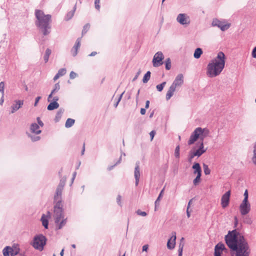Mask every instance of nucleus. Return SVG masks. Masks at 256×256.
Masks as SVG:
<instances>
[{
    "label": "nucleus",
    "mask_w": 256,
    "mask_h": 256,
    "mask_svg": "<svg viewBox=\"0 0 256 256\" xmlns=\"http://www.w3.org/2000/svg\"><path fill=\"white\" fill-rule=\"evenodd\" d=\"M225 240L230 250L231 256H249L248 243L244 236L236 230L229 231L225 236Z\"/></svg>",
    "instance_id": "f257e3e1"
},
{
    "label": "nucleus",
    "mask_w": 256,
    "mask_h": 256,
    "mask_svg": "<svg viewBox=\"0 0 256 256\" xmlns=\"http://www.w3.org/2000/svg\"><path fill=\"white\" fill-rule=\"evenodd\" d=\"M226 56L222 52L218 54L217 56L208 64L207 67V75L213 78L219 75L225 66Z\"/></svg>",
    "instance_id": "f03ea898"
},
{
    "label": "nucleus",
    "mask_w": 256,
    "mask_h": 256,
    "mask_svg": "<svg viewBox=\"0 0 256 256\" xmlns=\"http://www.w3.org/2000/svg\"><path fill=\"white\" fill-rule=\"evenodd\" d=\"M35 16L36 18L35 22L36 26L42 30L44 36L48 34L50 32L51 15L45 14L42 10H36L35 11Z\"/></svg>",
    "instance_id": "7ed1b4c3"
},
{
    "label": "nucleus",
    "mask_w": 256,
    "mask_h": 256,
    "mask_svg": "<svg viewBox=\"0 0 256 256\" xmlns=\"http://www.w3.org/2000/svg\"><path fill=\"white\" fill-rule=\"evenodd\" d=\"M47 239L46 237L42 234H39L35 236L33 238L31 245L37 250L42 251L44 250V246L46 244Z\"/></svg>",
    "instance_id": "20e7f679"
},
{
    "label": "nucleus",
    "mask_w": 256,
    "mask_h": 256,
    "mask_svg": "<svg viewBox=\"0 0 256 256\" xmlns=\"http://www.w3.org/2000/svg\"><path fill=\"white\" fill-rule=\"evenodd\" d=\"M62 205V202H56L54 206V217L56 224H58L62 218H64Z\"/></svg>",
    "instance_id": "39448f33"
},
{
    "label": "nucleus",
    "mask_w": 256,
    "mask_h": 256,
    "mask_svg": "<svg viewBox=\"0 0 256 256\" xmlns=\"http://www.w3.org/2000/svg\"><path fill=\"white\" fill-rule=\"evenodd\" d=\"M164 56L162 52H157L154 56L152 64L154 67H158L162 64Z\"/></svg>",
    "instance_id": "423d86ee"
},
{
    "label": "nucleus",
    "mask_w": 256,
    "mask_h": 256,
    "mask_svg": "<svg viewBox=\"0 0 256 256\" xmlns=\"http://www.w3.org/2000/svg\"><path fill=\"white\" fill-rule=\"evenodd\" d=\"M212 25L213 26L219 28L222 31H225L230 27V24H225L224 22L220 21L217 18H214L212 20Z\"/></svg>",
    "instance_id": "0eeeda50"
},
{
    "label": "nucleus",
    "mask_w": 256,
    "mask_h": 256,
    "mask_svg": "<svg viewBox=\"0 0 256 256\" xmlns=\"http://www.w3.org/2000/svg\"><path fill=\"white\" fill-rule=\"evenodd\" d=\"M240 210L242 215L247 214L250 210V204L248 201H242L240 206Z\"/></svg>",
    "instance_id": "6e6552de"
},
{
    "label": "nucleus",
    "mask_w": 256,
    "mask_h": 256,
    "mask_svg": "<svg viewBox=\"0 0 256 256\" xmlns=\"http://www.w3.org/2000/svg\"><path fill=\"white\" fill-rule=\"evenodd\" d=\"M177 22L182 25H188L190 24V17L186 14H180L176 18Z\"/></svg>",
    "instance_id": "1a4fd4ad"
},
{
    "label": "nucleus",
    "mask_w": 256,
    "mask_h": 256,
    "mask_svg": "<svg viewBox=\"0 0 256 256\" xmlns=\"http://www.w3.org/2000/svg\"><path fill=\"white\" fill-rule=\"evenodd\" d=\"M201 130V128L198 127L196 128L192 132V133L191 134L190 139L188 140V145H192V144H194V142H196L198 138H200V134L199 133V131Z\"/></svg>",
    "instance_id": "9d476101"
},
{
    "label": "nucleus",
    "mask_w": 256,
    "mask_h": 256,
    "mask_svg": "<svg viewBox=\"0 0 256 256\" xmlns=\"http://www.w3.org/2000/svg\"><path fill=\"white\" fill-rule=\"evenodd\" d=\"M230 196V190H228L222 195L221 198V204L223 208H226L229 204Z\"/></svg>",
    "instance_id": "9b49d317"
},
{
    "label": "nucleus",
    "mask_w": 256,
    "mask_h": 256,
    "mask_svg": "<svg viewBox=\"0 0 256 256\" xmlns=\"http://www.w3.org/2000/svg\"><path fill=\"white\" fill-rule=\"evenodd\" d=\"M140 162L138 161L136 163V166L134 168V176L136 180L135 184L136 186H138V184L140 178Z\"/></svg>",
    "instance_id": "f8f14e48"
},
{
    "label": "nucleus",
    "mask_w": 256,
    "mask_h": 256,
    "mask_svg": "<svg viewBox=\"0 0 256 256\" xmlns=\"http://www.w3.org/2000/svg\"><path fill=\"white\" fill-rule=\"evenodd\" d=\"M184 82V76L182 74H178L173 82L171 86L176 88L177 86H181Z\"/></svg>",
    "instance_id": "ddd939ff"
},
{
    "label": "nucleus",
    "mask_w": 256,
    "mask_h": 256,
    "mask_svg": "<svg viewBox=\"0 0 256 256\" xmlns=\"http://www.w3.org/2000/svg\"><path fill=\"white\" fill-rule=\"evenodd\" d=\"M172 236L168 240L167 242V248L169 250H172L174 248L176 240V232H172Z\"/></svg>",
    "instance_id": "4468645a"
},
{
    "label": "nucleus",
    "mask_w": 256,
    "mask_h": 256,
    "mask_svg": "<svg viewBox=\"0 0 256 256\" xmlns=\"http://www.w3.org/2000/svg\"><path fill=\"white\" fill-rule=\"evenodd\" d=\"M199 148L196 150H193V152L194 154H195L196 156L198 157L200 156L206 150V149L204 148V142H199Z\"/></svg>",
    "instance_id": "2eb2a0df"
},
{
    "label": "nucleus",
    "mask_w": 256,
    "mask_h": 256,
    "mask_svg": "<svg viewBox=\"0 0 256 256\" xmlns=\"http://www.w3.org/2000/svg\"><path fill=\"white\" fill-rule=\"evenodd\" d=\"M63 189L57 187L54 196V202H62V194Z\"/></svg>",
    "instance_id": "dca6fc26"
},
{
    "label": "nucleus",
    "mask_w": 256,
    "mask_h": 256,
    "mask_svg": "<svg viewBox=\"0 0 256 256\" xmlns=\"http://www.w3.org/2000/svg\"><path fill=\"white\" fill-rule=\"evenodd\" d=\"M80 40L81 38H80L76 40L74 46L71 50V53L74 56H76L78 54V49L80 46Z\"/></svg>",
    "instance_id": "f3484780"
},
{
    "label": "nucleus",
    "mask_w": 256,
    "mask_h": 256,
    "mask_svg": "<svg viewBox=\"0 0 256 256\" xmlns=\"http://www.w3.org/2000/svg\"><path fill=\"white\" fill-rule=\"evenodd\" d=\"M15 102L16 104H13L11 106L12 114L17 111L24 104V101L21 100H16L15 101Z\"/></svg>",
    "instance_id": "a211bd4d"
},
{
    "label": "nucleus",
    "mask_w": 256,
    "mask_h": 256,
    "mask_svg": "<svg viewBox=\"0 0 256 256\" xmlns=\"http://www.w3.org/2000/svg\"><path fill=\"white\" fill-rule=\"evenodd\" d=\"M199 132L200 134V142H203L204 138L208 136L210 134V130L206 128H201V130H200Z\"/></svg>",
    "instance_id": "6ab92c4d"
},
{
    "label": "nucleus",
    "mask_w": 256,
    "mask_h": 256,
    "mask_svg": "<svg viewBox=\"0 0 256 256\" xmlns=\"http://www.w3.org/2000/svg\"><path fill=\"white\" fill-rule=\"evenodd\" d=\"M30 132L36 134H40L41 133V130H39V126L36 123H33L30 125Z\"/></svg>",
    "instance_id": "aec40b11"
},
{
    "label": "nucleus",
    "mask_w": 256,
    "mask_h": 256,
    "mask_svg": "<svg viewBox=\"0 0 256 256\" xmlns=\"http://www.w3.org/2000/svg\"><path fill=\"white\" fill-rule=\"evenodd\" d=\"M20 248L18 245L14 244L12 247H10V256H16L20 252Z\"/></svg>",
    "instance_id": "412c9836"
},
{
    "label": "nucleus",
    "mask_w": 256,
    "mask_h": 256,
    "mask_svg": "<svg viewBox=\"0 0 256 256\" xmlns=\"http://www.w3.org/2000/svg\"><path fill=\"white\" fill-rule=\"evenodd\" d=\"M192 168L194 170V174H196L197 175H202V168L199 163L194 162Z\"/></svg>",
    "instance_id": "4be33fe9"
},
{
    "label": "nucleus",
    "mask_w": 256,
    "mask_h": 256,
    "mask_svg": "<svg viewBox=\"0 0 256 256\" xmlns=\"http://www.w3.org/2000/svg\"><path fill=\"white\" fill-rule=\"evenodd\" d=\"M76 8V4H75L74 6L73 10L70 12H69L66 15L64 19L68 21L70 20L74 16L75 11Z\"/></svg>",
    "instance_id": "5701e85b"
},
{
    "label": "nucleus",
    "mask_w": 256,
    "mask_h": 256,
    "mask_svg": "<svg viewBox=\"0 0 256 256\" xmlns=\"http://www.w3.org/2000/svg\"><path fill=\"white\" fill-rule=\"evenodd\" d=\"M59 107V104L58 102H52L47 107V109L48 110H52L58 108Z\"/></svg>",
    "instance_id": "b1692460"
},
{
    "label": "nucleus",
    "mask_w": 256,
    "mask_h": 256,
    "mask_svg": "<svg viewBox=\"0 0 256 256\" xmlns=\"http://www.w3.org/2000/svg\"><path fill=\"white\" fill-rule=\"evenodd\" d=\"M175 90L176 88L170 86L166 94V100H169L171 98V97L173 96Z\"/></svg>",
    "instance_id": "393cba45"
},
{
    "label": "nucleus",
    "mask_w": 256,
    "mask_h": 256,
    "mask_svg": "<svg viewBox=\"0 0 256 256\" xmlns=\"http://www.w3.org/2000/svg\"><path fill=\"white\" fill-rule=\"evenodd\" d=\"M164 191V188L161 190V192H160V193L158 196V198L155 201V202H154V204H155L154 210H156L157 208L158 207L160 206V202L161 198L162 197Z\"/></svg>",
    "instance_id": "a878e982"
},
{
    "label": "nucleus",
    "mask_w": 256,
    "mask_h": 256,
    "mask_svg": "<svg viewBox=\"0 0 256 256\" xmlns=\"http://www.w3.org/2000/svg\"><path fill=\"white\" fill-rule=\"evenodd\" d=\"M202 54V50L201 48H196L194 52V56L195 58H199Z\"/></svg>",
    "instance_id": "bb28decb"
},
{
    "label": "nucleus",
    "mask_w": 256,
    "mask_h": 256,
    "mask_svg": "<svg viewBox=\"0 0 256 256\" xmlns=\"http://www.w3.org/2000/svg\"><path fill=\"white\" fill-rule=\"evenodd\" d=\"M41 221L42 222V226L46 229L48 228V220L46 217V216L44 214L41 218Z\"/></svg>",
    "instance_id": "cd10ccee"
},
{
    "label": "nucleus",
    "mask_w": 256,
    "mask_h": 256,
    "mask_svg": "<svg viewBox=\"0 0 256 256\" xmlns=\"http://www.w3.org/2000/svg\"><path fill=\"white\" fill-rule=\"evenodd\" d=\"M74 120L70 118H68L65 124V127L66 128H70L74 125Z\"/></svg>",
    "instance_id": "c85d7f7f"
},
{
    "label": "nucleus",
    "mask_w": 256,
    "mask_h": 256,
    "mask_svg": "<svg viewBox=\"0 0 256 256\" xmlns=\"http://www.w3.org/2000/svg\"><path fill=\"white\" fill-rule=\"evenodd\" d=\"M64 112V110L63 108H60L58 110L57 112L55 120L56 122H58L60 120V119L61 118L63 113Z\"/></svg>",
    "instance_id": "c756f323"
},
{
    "label": "nucleus",
    "mask_w": 256,
    "mask_h": 256,
    "mask_svg": "<svg viewBox=\"0 0 256 256\" xmlns=\"http://www.w3.org/2000/svg\"><path fill=\"white\" fill-rule=\"evenodd\" d=\"M52 53V50L50 48H47L46 50L44 56L45 63H46L49 58V56Z\"/></svg>",
    "instance_id": "7c9ffc66"
},
{
    "label": "nucleus",
    "mask_w": 256,
    "mask_h": 256,
    "mask_svg": "<svg viewBox=\"0 0 256 256\" xmlns=\"http://www.w3.org/2000/svg\"><path fill=\"white\" fill-rule=\"evenodd\" d=\"M150 71H148L146 74H144L143 79L142 82L146 84L150 80Z\"/></svg>",
    "instance_id": "2f4dec72"
},
{
    "label": "nucleus",
    "mask_w": 256,
    "mask_h": 256,
    "mask_svg": "<svg viewBox=\"0 0 256 256\" xmlns=\"http://www.w3.org/2000/svg\"><path fill=\"white\" fill-rule=\"evenodd\" d=\"M2 253L4 256H10V246H6L2 250Z\"/></svg>",
    "instance_id": "473e14b6"
},
{
    "label": "nucleus",
    "mask_w": 256,
    "mask_h": 256,
    "mask_svg": "<svg viewBox=\"0 0 256 256\" xmlns=\"http://www.w3.org/2000/svg\"><path fill=\"white\" fill-rule=\"evenodd\" d=\"M253 163L256 166V142L254 144L253 156L252 158Z\"/></svg>",
    "instance_id": "72a5a7b5"
},
{
    "label": "nucleus",
    "mask_w": 256,
    "mask_h": 256,
    "mask_svg": "<svg viewBox=\"0 0 256 256\" xmlns=\"http://www.w3.org/2000/svg\"><path fill=\"white\" fill-rule=\"evenodd\" d=\"M66 218H62V221L59 222L58 224H56L58 225V229H61L63 226H65L66 223Z\"/></svg>",
    "instance_id": "f704fd0d"
},
{
    "label": "nucleus",
    "mask_w": 256,
    "mask_h": 256,
    "mask_svg": "<svg viewBox=\"0 0 256 256\" xmlns=\"http://www.w3.org/2000/svg\"><path fill=\"white\" fill-rule=\"evenodd\" d=\"M28 136L30 138L32 142H36L40 140V136H36L32 134H28Z\"/></svg>",
    "instance_id": "c9c22d12"
},
{
    "label": "nucleus",
    "mask_w": 256,
    "mask_h": 256,
    "mask_svg": "<svg viewBox=\"0 0 256 256\" xmlns=\"http://www.w3.org/2000/svg\"><path fill=\"white\" fill-rule=\"evenodd\" d=\"M216 249L222 252L223 250H226L224 245L222 243H218L216 246Z\"/></svg>",
    "instance_id": "e433bc0d"
},
{
    "label": "nucleus",
    "mask_w": 256,
    "mask_h": 256,
    "mask_svg": "<svg viewBox=\"0 0 256 256\" xmlns=\"http://www.w3.org/2000/svg\"><path fill=\"white\" fill-rule=\"evenodd\" d=\"M90 28V24H86L83 27V29L82 32V36L86 34L87 32L89 30Z\"/></svg>",
    "instance_id": "4c0bfd02"
},
{
    "label": "nucleus",
    "mask_w": 256,
    "mask_h": 256,
    "mask_svg": "<svg viewBox=\"0 0 256 256\" xmlns=\"http://www.w3.org/2000/svg\"><path fill=\"white\" fill-rule=\"evenodd\" d=\"M203 167H204V173L206 175H208V174H210V169L208 168V165H206V164H203Z\"/></svg>",
    "instance_id": "58836bf2"
},
{
    "label": "nucleus",
    "mask_w": 256,
    "mask_h": 256,
    "mask_svg": "<svg viewBox=\"0 0 256 256\" xmlns=\"http://www.w3.org/2000/svg\"><path fill=\"white\" fill-rule=\"evenodd\" d=\"M166 84V82H164L162 84L156 86V88L158 92H162Z\"/></svg>",
    "instance_id": "ea45409f"
},
{
    "label": "nucleus",
    "mask_w": 256,
    "mask_h": 256,
    "mask_svg": "<svg viewBox=\"0 0 256 256\" xmlns=\"http://www.w3.org/2000/svg\"><path fill=\"white\" fill-rule=\"evenodd\" d=\"M171 68V60L170 58H168L166 60V69L170 70Z\"/></svg>",
    "instance_id": "a19ab883"
},
{
    "label": "nucleus",
    "mask_w": 256,
    "mask_h": 256,
    "mask_svg": "<svg viewBox=\"0 0 256 256\" xmlns=\"http://www.w3.org/2000/svg\"><path fill=\"white\" fill-rule=\"evenodd\" d=\"M194 152H193V150H192L190 151L189 154L188 156V160L189 162H191L192 160L194 158V156H196L195 154H194Z\"/></svg>",
    "instance_id": "79ce46f5"
},
{
    "label": "nucleus",
    "mask_w": 256,
    "mask_h": 256,
    "mask_svg": "<svg viewBox=\"0 0 256 256\" xmlns=\"http://www.w3.org/2000/svg\"><path fill=\"white\" fill-rule=\"evenodd\" d=\"M194 152H193V150H192L190 151L189 154L188 156V160L189 162H191L192 160L194 158V156H196L195 154H194Z\"/></svg>",
    "instance_id": "37998d69"
},
{
    "label": "nucleus",
    "mask_w": 256,
    "mask_h": 256,
    "mask_svg": "<svg viewBox=\"0 0 256 256\" xmlns=\"http://www.w3.org/2000/svg\"><path fill=\"white\" fill-rule=\"evenodd\" d=\"M60 89V86L59 83H56L54 84V89L52 90V94H55L58 92Z\"/></svg>",
    "instance_id": "c03bdc74"
},
{
    "label": "nucleus",
    "mask_w": 256,
    "mask_h": 256,
    "mask_svg": "<svg viewBox=\"0 0 256 256\" xmlns=\"http://www.w3.org/2000/svg\"><path fill=\"white\" fill-rule=\"evenodd\" d=\"M4 82H0V92L2 94V97H4Z\"/></svg>",
    "instance_id": "a18cd8bd"
},
{
    "label": "nucleus",
    "mask_w": 256,
    "mask_h": 256,
    "mask_svg": "<svg viewBox=\"0 0 256 256\" xmlns=\"http://www.w3.org/2000/svg\"><path fill=\"white\" fill-rule=\"evenodd\" d=\"M202 175H197L196 178L193 180V184L194 186H196L200 182Z\"/></svg>",
    "instance_id": "49530a36"
},
{
    "label": "nucleus",
    "mask_w": 256,
    "mask_h": 256,
    "mask_svg": "<svg viewBox=\"0 0 256 256\" xmlns=\"http://www.w3.org/2000/svg\"><path fill=\"white\" fill-rule=\"evenodd\" d=\"M184 246V244H182V242H180V244L179 248H178V256H182V250H183Z\"/></svg>",
    "instance_id": "de8ad7c7"
},
{
    "label": "nucleus",
    "mask_w": 256,
    "mask_h": 256,
    "mask_svg": "<svg viewBox=\"0 0 256 256\" xmlns=\"http://www.w3.org/2000/svg\"><path fill=\"white\" fill-rule=\"evenodd\" d=\"M174 156L176 158H180V146L178 145L176 146L175 151H174Z\"/></svg>",
    "instance_id": "09e8293b"
},
{
    "label": "nucleus",
    "mask_w": 256,
    "mask_h": 256,
    "mask_svg": "<svg viewBox=\"0 0 256 256\" xmlns=\"http://www.w3.org/2000/svg\"><path fill=\"white\" fill-rule=\"evenodd\" d=\"M66 69L62 68L60 69L57 74L60 76H64L66 74Z\"/></svg>",
    "instance_id": "8fccbe9b"
},
{
    "label": "nucleus",
    "mask_w": 256,
    "mask_h": 256,
    "mask_svg": "<svg viewBox=\"0 0 256 256\" xmlns=\"http://www.w3.org/2000/svg\"><path fill=\"white\" fill-rule=\"evenodd\" d=\"M136 213L138 215L142 216H146L147 215V214L145 212H142L140 210H138L136 211Z\"/></svg>",
    "instance_id": "3c124183"
},
{
    "label": "nucleus",
    "mask_w": 256,
    "mask_h": 256,
    "mask_svg": "<svg viewBox=\"0 0 256 256\" xmlns=\"http://www.w3.org/2000/svg\"><path fill=\"white\" fill-rule=\"evenodd\" d=\"M100 0H94L95 8L96 10H99L100 9Z\"/></svg>",
    "instance_id": "603ef678"
},
{
    "label": "nucleus",
    "mask_w": 256,
    "mask_h": 256,
    "mask_svg": "<svg viewBox=\"0 0 256 256\" xmlns=\"http://www.w3.org/2000/svg\"><path fill=\"white\" fill-rule=\"evenodd\" d=\"M124 92L119 96L117 102L114 104V106L115 108H116L120 102V101L121 99H122V95L124 94Z\"/></svg>",
    "instance_id": "864d4df0"
},
{
    "label": "nucleus",
    "mask_w": 256,
    "mask_h": 256,
    "mask_svg": "<svg viewBox=\"0 0 256 256\" xmlns=\"http://www.w3.org/2000/svg\"><path fill=\"white\" fill-rule=\"evenodd\" d=\"M244 199L242 201H248V190H246L244 191Z\"/></svg>",
    "instance_id": "5fc2aeb1"
},
{
    "label": "nucleus",
    "mask_w": 256,
    "mask_h": 256,
    "mask_svg": "<svg viewBox=\"0 0 256 256\" xmlns=\"http://www.w3.org/2000/svg\"><path fill=\"white\" fill-rule=\"evenodd\" d=\"M78 74L75 72L72 71L70 74V78L71 79H74L77 76Z\"/></svg>",
    "instance_id": "6e6d98bb"
},
{
    "label": "nucleus",
    "mask_w": 256,
    "mask_h": 256,
    "mask_svg": "<svg viewBox=\"0 0 256 256\" xmlns=\"http://www.w3.org/2000/svg\"><path fill=\"white\" fill-rule=\"evenodd\" d=\"M222 252L220 250H218L216 248H214V256H221V254H222Z\"/></svg>",
    "instance_id": "4d7b16f0"
},
{
    "label": "nucleus",
    "mask_w": 256,
    "mask_h": 256,
    "mask_svg": "<svg viewBox=\"0 0 256 256\" xmlns=\"http://www.w3.org/2000/svg\"><path fill=\"white\" fill-rule=\"evenodd\" d=\"M141 73V70H140V69L138 72L136 73V74L135 75L134 77L132 79V81H135L137 78H138V77L139 75Z\"/></svg>",
    "instance_id": "13d9d810"
},
{
    "label": "nucleus",
    "mask_w": 256,
    "mask_h": 256,
    "mask_svg": "<svg viewBox=\"0 0 256 256\" xmlns=\"http://www.w3.org/2000/svg\"><path fill=\"white\" fill-rule=\"evenodd\" d=\"M37 121H38V126H40L42 127L44 126V123L43 122L40 120V118L39 117H38L37 118Z\"/></svg>",
    "instance_id": "bf43d9fd"
},
{
    "label": "nucleus",
    "mask_w": 256,
    "mask_h": 256,
    "mask_svg": "<svg viewBox=\"0 0 256 256\" xmlns=\"http://www.w3.org/2000/svg\"><path fill=\"white\" fill-rule=\"evenodd\" d=\"M65 184L64 182L60 181L59 184L57 187L64 189Z\"/></svg>",
    "instance_id": "052dcab7"
},
{
    "label": "nucleus",
    "mask_w": 256,
    "mask_h": 256,
    "mask_svg": "<svg viewBox=\"0 0 256 256\" xmlns=\"http://www.w3.org/2000/svg\"><path fill=\"white\" fill-rule=\"evenodd\" d=\"M65 184L64 182L60 181L59 184L57 187L64 189Z\"/></svg>",
    "instance_id": "680f3d73"
},
{
    "label": "nucleus",
    "mask_w": 256,
    "mask_h": 256,
    "mask_svg": "<svg viewBox=\"0 0 256 256\" xmlns=\"http://www.w3.org/2000/svg\"><path fill=\"white\" fill-rule=\"evenodd\" d=\"M156 134V132L154 130H152L150 132V140H152L154 138V136Z\"/></svg>",
    "instance_id": "e2e57ef3"
},
{
    "label": "nucleus",
    "mask_w": 256,
    "mask_h": 256,
    "mask_svg": "<svg viewBox=\"0 0 256 256\" xmlns=\"http://www.w3.org/2000/svg\"><path fill=\"white\" fill-rule=\"evenodd\" d=\"M120 200H121V196L120 195H118L116 198V202L119 206H122Z\"/></svg>",
    "instance_id": "0e129e2a"
},
{
    "label": "nucleus",
    "mask_w": 256,
    "mask_h": 256,
    "mask_svg": "<svg viewBox=\"0 0 256 256\" xmlns=\"http://www.w3.org/2000/svg\"><path fill=\"white\" fill-rule=\"evenodd\" d=\"M41 96H38L36 98V100H35V102L34 104V106H37V104L38 103V102H39L40 100L41 99Z\"/></svg>",
    "instance_id": "69168bd1"
},
{
    "label": "nucleus",
    "mask_w": 256,
    "mask_h": 256,
    "mask_svg": "<svg viewBox=\"0 0 256 256\" xmlns=\"http://www.w3.org/2000/svg\"><path fill=\"white\" fill-rule=\"evenodd\" d=\"M252 56L254 58H256V47H254L252 52Z\"/></svg>",
    "instance_id": "338daca9"
},
{
    "label": "nucleus",
    "mask_w": 256,
    "mask_h": 256,
    "mask_svg": "<svg viewBox=\"0 0 256 256\" xmlns=\"http://www.w3.org/2000/svg\"><path fill=\"white\" fill-rule=\"evenodd\" d=\"M54 94H52V92H51L50 94L48 96V102L52 101V98H53L52 95Z\"/></svg>",
    "instance_id": "774afa93"
}]
</instances>
